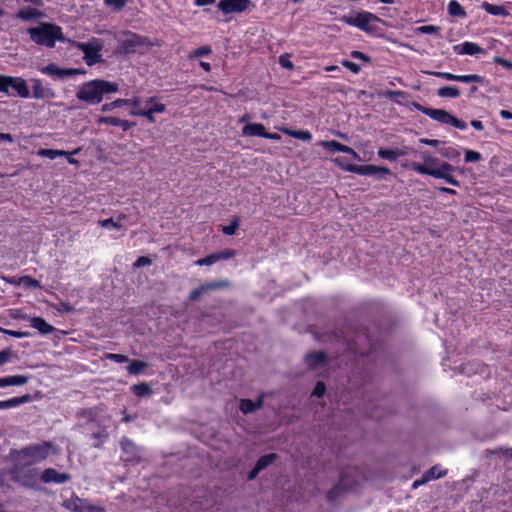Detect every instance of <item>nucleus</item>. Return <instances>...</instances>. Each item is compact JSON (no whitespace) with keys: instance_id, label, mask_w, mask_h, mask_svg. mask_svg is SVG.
I'll return each mask as SVG.
<instances>
[{"instance_id":"1","label":"nucleus","mask_w":512,"mask_h":512,"mask_svg":"<svg viewBox=\"0 0 512 512\" xmlns=\"http://www.w3.org/2000/svg\"><path fill=\"white\" fill-rule=\"evenodd\" d=\"M423 163H411L410 168L422 175H429L437 179H443L452 186H459V181L452 175L454 167L447 162H440L427 152L422 153Z\"/></svg>"},{"instance_id":"2","label":"nucleus","mask_w":512,"mask_h":512,"mask_svg":"<svg viewBox=\"0 0 512 512\" xmlns=\"http://www.w3.org/2000/svg\"><path fill=\"white\" fill-rule=\"evenodd\" d=\"M341 21L374 36H381L383 33L382 26L386 25V22L380 17L365 10L352 11L342 16Z\"/></svg>"},{"instance_id":"3","label":"nucleus","mask_w":512,"mask_h":512,"mask_svg":"<svg viewBox=\"0 0 512 512\" xmlns=\"http://www.w3.org/2000/svg\"><path fill=\"white\" fill-rule=\"evenodd\" d=\"M118 90L117 83L97 79L83 83L77 89L76 97L80 101L94 105L100 103L105 94L116 93Z\"/></svg>"},{"instance_id":"4","label":"nucleus","mask_w":512,"mask_h":512,"mask_svg":"<svg viewBox=\"0 0 512 512\" xmlns=\"http://www.w3.org/2000/svg\"><path fill=\"white\" fill-rule=\"evenodd\" d=\"M56 453L55 446L48 441L30 444L20 450H11L9 457L12 461H19L26 465L40 463L50 454Z\"/></svg>"},{"instance_id":"5","label":"nucleus","mask_w":512,"mask_h":512,"mask_svg":"<svg viewBox=\"0 0 512 512\" xmlns=\"http://www.w3.org/2000/svg\"><path fill=\"white\" fill-rule=\"evenodd\" d=\"M28 33L33 42L47 47H53L57 40L62 39L61 28L49 23L29 28Z\"/></svg>"},{"instance_id":"6","label":"nucleus","mask_w":512,"mask_h":512,"mask_svg":"<svg viewBox=\"0 0 512 512\" xmlns=\"http://www.w3.org/2000/svg\"><path fill=\"white\" fill-rule=\"evenodd\" d=\"M72 45L82 51L83 60L88 66H93L103 61L102 50L104 43L100 38L93 37L87 42H72Z\"/></svg>"},{"instance_id":"7","label":"nucleus","mask_w":512,"mask_h":512,"mask_svg":"<svg viewBox=\"0 0 512 512\" xmlns=\"http://www.w3.org/2000/svg\"><path fill=\"white\" fill-rule=\"evenodd\" d=\"M10 470L11 479L24 487H34L38 478V470L19 461H13Z\"/></svg>"},{"instance_id":"8","label":"nucleus","mask_w":512,"mask_h":512,"mask_svg":"<svg viewBox=\"0 0 512 512\" xmlns=\"http://www.w3.org/2000/svg\"><path fill=\"white\" fill-rule=\"evenodd\" d=\"M418 110L424 115L430 117L432 120L439 123L450 125L460 130H465L467 127L465 122L457 119L455 116L443 109H433L419 106Z\"/></svg>"},{"instance_id":"9","label":"nucleus","mask_w":512,"mask_h":512,"mask_svg":"<svg viewBox=\"0 0 512 512\" xmlns=\"http://www.w3.org/2000/svg\"><path fill=\"white\" fill-rule=\"evenodd\" d=\"M152 44L143 36L126 32L119 38V46L123 52L134 53L142 47H150Z\"/></svg>"},{"instance_id":"10","label":"nucleus","mask_w":512,"mask_h":512,"mask_svg":"<svg viewBox=\"0 0 512 512\" xmlns=\"http://www.w3.org/2000/svg\"><path fill=\"white\" fill-rule=\"evenodd\" d=\"M334 162L340 166L343 170L351 173H355L363 176H371V175H388L390 174V169L381 166L375 165H344L341 163L340 159H334Z\"/></svg>"},{"instance_id":"11","label":"nucleus","mask_w":512,"mask_h":512,"mask_svg":"<svg viewBox=\"0 0 512 512\" xmlns=\"http://www.w3.org/2000/svg\"><path fill=\"white\" fill-rule=\"evenodd\" d=\"M122 449V460L130 464H138L142 460V448L137 446L127 437H123L120 441Z\"/></svg>"},{"instance_id":"12","label":"nucleus","mask_w":512,"mask_h":512,"mask_svg":"<svg viewBox=\"0 0 512 512\" xmlns=\"http://www.w3.org/2000/svg\"><path fill=\"white\" fill-rule=\"evenodd\" d=\"M253 6L251 0H220L218 9L224 14L242 13Z\"/></svg>"},{"instance_id":"13","label":"nucleus","mask_w":512,"mask_h":512,"mask_svg":"<svg viewBox=\"0 0 512 512\" xmlns=\"http://www.w3.org/2000/svg\"><path fill=\"white\" fill-rule=\"evenodd\" d=\"M424 73L432 76H436L448 81H458L462 83H482L483 77L477 74H468V75H455L449 72H437V71H425Z\"/></svg>"},{"instance_id":"14","label":"nucleus","mask_w":512,"mask_h":512,"mask_svg":"<svg viewBox=\"0 0 512 512\" xmlns=\"http://www.w3.org/2000/svg\"><path fill=\"white\" fill-rule=\"evenodd\" d=\"M147 105L149 108L146 110H132L130 114L132 116H143L147 118L150 122H155L154 114L155 113H163L166 110L164 104L156 102L155 98L151 97L147 100Z\"/></svg>"},{"instance_id":"15","label":"nucleus","mask_w":512,"mask_h":512,"mask_svg":"<svg viewBox=\"0 0 512 512\" xmlns=\"http://www.w3.org/2000/svg\"><path fill=\"white\" fill-rule=\"evenodd\" d=\"M41 73L45 74V75H48L50 77H53V78H67V77H71V76H74V75H77V74H83L84 71L80 70V69H72V68H69V69H64V68H60L59 66H57L56 64H49L45 67H42L40 69Z\"/></svg>"},{"instance_id":"16","label":"nucleus","mask_w":512,"mask_h":512,"mask_svg":"<svg viewBox=\"0 0 512 512\" xmlns=\"http://www.w3.org/2000/svg\"><path fill=\"white\" fill-rule=\"evenodd\" d=\"M71 479V476L67 473H59L53 468H48L43 471L41 475V480L44 483L54 482L57 484H63L68 482Z\"/></svg>"},{"instance_id":"17","label":"nucleus","mask_w":512,"mask_h":512,"mask_svg":"<svg viewBox=\"0 0 512 512\" xmlns=\"http://www.w3.org/2000/svg\"><path fill=\"white\" fill-rule=\"evenodd\" d=\"M453 51L457 55H477L483 54L484 49L474 42L465 41L453 46Z\"/></svg>"},{"instance_id":"18","label":"nucleus","mask_w":512,"mask_h":512,"mask_svg":"<svg viewBox=\"0 0 512 512\" xmlns=\"http://www.w3.org/2000/svg\"><path fill=\"white\" fill-rule=\"evenodd\" d=\"M227 285H228V282H226V281H218V282L215 281V282L203 284L200 287L194 289L191 292L189 298L192 301L198 300L206 292L215 290V289H219V288L225 287Z\"/></svg>"},{"instance_id":"19","label":"nucleus","mask_w":512,"mask_h":512,"mask_svg":"<svg viewBox=\"0 0 512 512\" xmlns=\"http://www.w3.org/2000/svg\"><path fill=\"white\" fill-rule=\"evenodd\" d=\"M12 88L16 94L21 98H29L30 92L26 81L21 77L9 78V88Z\"/></svg>"},{"instance_id":"20","label":"nucleus","mask_w":512,"mask_h":512,"mask_svg":"<svg viewBox=\"0 0 512 512\" xmlns=\"http://www.w3.org/2000/svg\"><path fill=\"white\" fill-rule=\"evenodd\" d=\"M328 354H306L305 363L312 370H320L328 364Z\"/></svg>"},{"instance_id":"21","label":"nucleus","mask_w":512,"mask_h":512,"mask_svg":"<svg viewBox=\"0 0 512 512\" xmlns=\"http://www.w3.org/2000/svg\"><path fill=\"white\" fill-rule=\"evenodd\" d=\"M377 154L381 159L395 161L399 157L405 156L407 154V151L404 148H395V149L380 148V149H378Z\"/></svg>"},{"instance_id":"22","label":"nucleus","mask_w":512,"mask_h":512,"mask_svg":"<svg viewBox=\"0 0 512 512\" xmlns=\"http://www.w3.org/2000/svg\"><path fill=\"white\" fill-rule=\"evenodd\" d=\"M265 127L261 123H247L242 129L243 136L247 137H263L265 135Z\"/></svg>"},{"instance_id":"23","label":"nucleus","mask_w":512,"mask_h":512,"mask_svg":"<svg viewBox=\"0 0 512 512\" xmlns=\"http://www.w3.org/2000/svg\"><path fill=\"white\" fill-rule=\"evenodd\" d=\"M28 382V377L23 375H13L0 378V388L6 386H21Z\"/></svg>"},{"instance_id":"24","label":"nucleus","mask_w":512,"mask_h":512,"mask_svg":"<svg viewBox=\"0 0 512 512\" xmlns=\"http://www.w3.org/2000/svg\"><path fill=\"white\" fill-rule=\"evenodd\" d=\"M41 16L42 13L37 8L31 6L23 7L17 13V17L24 21L37 19L40 18Z\"/></svg>"},{"instance_id":"25","label":"nucleus","mask_w":512,"mask_h":512,"mask_svg":"<svg viewBox=\"0 0 512 512\" xmlns=\"http://www.w3.org/2000/svg\"><path fill=\"white\" fill-rule=\"evenodd\" d=\"M352 485L346 483V476L342 475L340 478V483L336 485L334 488H332L327 493V500L328 501H335L338 497V495L342 492V490H348L351 489Z\"/></svg>"},{"instance_id":"26","label":"nucleus","mask_w":512,"mask_h":512,"mask_svg":"<svg viewBox=\"0 0 512 512\" xmlns=\"http://www.w3.org/2000/svg\"><path fill=\"white\" fill-rule=\"evenodd\" d=\"M30 326L38 330L42 334H49L51 333L54 328L50 324H48L43 318L41 317H33L30 319Z\"/></svg>"},{"instance_id":"27","label":"nucleus","mask_w":512,"mask_h":512,"mask_svg":"<svg viewBox=\"0 0 512 512\" xmlns=\"http://www.w3.org/2000/svg\"><path fill=\"white\" fill-rule=\"evenodd\" d=\"M31 399L29 394H26L21 397H14L5 401H0V410L2 409H10L13 407H17L21 404L29 402Z\"/></svg>"},{"instance_id":"28","label":"nucleus","mask_w":512,"mask_h":512,"mask_svg":"<svg viewBox=\"0 0 512 512\" xmlns=\"http://www.w3.org/2000/svg\"><path fill=\"white\" fill-rule=\"evenodd\" d=\"M279 130L283 132L286 135H289L293 138L303 140V141H310L312 139V134L308 130H291L286 127H280Z\"/></svg>"},{"instance_id":"29","label":"nucleus","mask_w":512,"mask_h":512,"mask_svg":"<svg viewBox=\"0 0 512 512\" xmlns=\"http://www.w3.org/2000/svg\"><path fill=\"white\" fill-rule=\"evenodd\" d=\"M447 469H442L439 465L432 466L429 470L424 472L426 480L432 481L446 476Z\"/></svg>"},{"instance_id":"30","label":"nucleus","mask_w":512,"mask_h":512,"mask_svg":"<svg viewBox=\"0 0 512 512\" xmlns=\"http://www.w3.org/2000/svg\"><path fill=\"white\" fill-rule=\"evenodd\" d=\"M149 366L148 362L142 360H133L127 366V371L131 375H138L145 371V369Z\"/></svg>"},{"instance_id":"31","label":"nucleus","mask_w":512,"mask_h":512,"mask_svg":"<svg viewBox=\"0 0 512 512\" xmlns=\"http://www.w3.org/2000/svg\"><path fill=\"white\" fill-rule=\"evenodd\" d=\"M448 13L449 15L451 16H454V17H460V18H464L466 17V12L465 10L463 9V7L459 4L458 1L456 0H451L449 3H448Z\"/></svg>"},{"instance_id":"32","label":"nucleus","mask_w":512,"mask_h":512,"mask_svg":"<svg viewBox=\"0 0 512 512\" xmlns=\"http://www.w3.org/2000/svg\"><path fill=\"white\" fill-rule=\"evenodd\" d=\"M437 95L441 98H457L460 96V90L455 86H444L438 89Z\"/></svg>"},{"instance_id":"33","label":"nucleus","mask_w":512,"mask_h":512,"mask_svg":"<svg viewBox=\"0 0 512 512\" xmlns=\"http://www.w3.org/2000/svg\"><path fill=\"white\" fill-rule=\"evenodd\" d=\"M84 505H86V499L74 497L66 502L65 507L74 512H83Z\"/></svg>"},{"instance_id":"34","label":"nucleus","mask_w":512,"mask_h":512,"mask_svg":"<svg viewBox=\"0 0 512 512\" xmlns=\"http://www.w3.org/2000/svg\"><path fill=\"white\" fill-rule=\"evenodd\" d=\"M124 218V216L122 217H119L118 220H114L113 218H108V219H104V220H100L98 222V224L103 227V228H107V229H115V230H120L122 229L123 227V224L121 222V220Z\"/></svg>"},{"instance_id":"35","label":"nucleus","mask_w":512,"mask_h":512,"mask_svg":"<svg viewBox=\"0 0 512 512\" xmlns=\"http://www.w3.org/2000/svg\"><path fill=\"white\" fill-rule=\"evenodd\" d=\"M482 8L488 13V14H491V15H502V16H505L507 15V12L505 10L504 7L502 6H499V5H494V4H490L488 2H483L482 3Z\"/></svg>"},{"instance_id":"36","label":"nucleus","mask_w":512,"mask_h":512,"mask_svg":"<svg viewBox=\"0 0 512 512\" xmlns=\"http://www.w3.org/2000/svg\"><path fill=\"white\" fill-rule=\"evenodd\" d=\"M318 145L322 146L323 148L331 151V152H344L346 145H343L337 141H320Z\"/></svg>"},{"instance_id":"37","label":"nucleus","mask_w":512,"mask_h":512,"mask_svg":"<svg viewBox=\"0 0 512 512\" xmlns=\"http://www.w3.org/2000/svg\"><path fill=\"white\" fill-rule=\"evenodd\" d=\"M132 390L137 397H146L152 393L151 387L144 382L134 385Z\"/></svg>"},{"instance_id":"38","label":"nucleus","mask_w":512,"mask_h":512,"mask_svg":"<svg viewBox=\"0 0 512 512\" xmlns=\"http://www.w3.org/2000/svg\"><path fill=\"white\" fill-rule=\"evenodd\" d=\"M276 459V454L274 453H271V454H266V455H263L261 456L255 466L260 470L262 471L263 469H265L267 466H269L270 464H272L274 462V460Z\"/></svg>"},{"instance_id":"39","label":"nucleus","mask_w":512,"mask_h":512,"mask_svg":"<svg viewBox=\"0 0 512 512\" xmlns=\"http://www.w3.org/2000/svg\"><path fill=\"white\" fill-rule=\"evenodd\" d=\"M37 154L41 157H47L49 159H55L56 157L68 155L69 153L63 150L55 149H40Z\"/></svg>"},{"instance_id":"40","label":"nucleus","mask_w":512,"mask_h":512,"mask_svg":"<svg viewBox=\"0 0 512 512\" xmlns=\"http://www.w3.org/2000/svg\"><path fill=\"white\" fill-rule=\"evenodd\" d=\"M443 157L449 160H456L460 157L461 152L455 147H447L440 150Z\"/></svg>"},{"instance_id":"41","label":"nucleus","mask_w":512,"mask_h":512,"mask_svg":"<svg viewBox=\"0 0 512 512\" xmlns=\"http://www.w3.org/2000/svg\"><path fill=\"white\" fill-rule=\"evenodd\" d=\"M239 409L243 414H249L256 411L254 401L250 399H241Z\"/></svg>"},{"instance_id":"42","label":"nucleus","mask_w":512,"mask_h":512,"mask_svg":"<svg viewBox=\"0 0 512 512\" xmlns=\"http://www.w3.org/2000/svg\"><path fill=\"white\" fill-rule=\"evenodd\" d=\"M32 88H33V97L36 99L42 98L44 96V89L41 80L32 79Z\"/></svg>"},{"instance_id":"43","label":"nucleus","mask_w":512,"mask_h":512,"mask_svg":"<svg viewBox=\"0 0 512 512\" xmlns=\"http://www.w3.org/2000/svg\"><path fill=\"white\" fill-rule=\"evenodd\" d=\"M464 155H465V162H467V163H474V162H479L480 160H482V155L479 152L474 151V150L466 149V150H464Z\"/></svg>"},{"instance_id":"44","label":"nucleus","mask_w":512,"mask_h":512,"mask_svg":"<svg viewBox=\"0 0 512 512\" xmlns=\"http://www.w3.org/2000/svg\"><path fill=\"white\" fill-rule=\"evenodd\" d=\"M17 283H21V286H24L27 288L40 287V283L37 280H35L29 276L20 277L19 280L17 281Z\"/></svg>"},{"instance_id":"45","label":"nucleus","mask_w":512,"mask_h":512,"mask_svg":"<svg viewBox=\"0 0 512 512\" xmlns=\"http://www.w3.org/2000/svg\"><path fill=\"white\" fill-rule=\"evenodd\" d=\"M239 227V220L238 218H235L232 220V222L222 227V232L226 235H234Z\"/></svg>"},{"instance_id":"46","label":"nucleus","mask_w":512,"mask_h":512,"mask_svg":"<svg viewBox=\"0 0 512 512\" xmlns=\"http://www.w3.org/2000/svg\"><path fill=\"white\" fill-rule=\"evenodd\" d=\"M125 103H127L126 100H124V99H117V100H115V101H113L111 103H106V104L102 105L101 110L103 112H109V111H111V110H113L115 108H118L120 106L125 105Z\"/></svg>"},{"instance_id":"47","label":"nucleus","mask_w":512,"mask_h":512,"mask_svg":"<svg viewBox=\"0 0 512 512\" xmlns=\"http://www.w3.org/2000/svg\"><path fill=\"white\" fill-rule=\"evenodd\" d=\"M216 262H218V260H217L216 253H214V254L208 255L205 258L197 260L195 262V264L198 266H209V265L215 264Z\"/></svg>"},{"instance_id":"48","label":"nucleus","mask_w":512,"mask_h":512,"mask_svg":"<svg viewBox=\"0 0 512 512\" xmlns=\"http://www.w3.org/2000/svg\"><path fill=\"white\" fill-rule=\"evenodd\" d=\"M211 53V48L209 46H203V47H200L196 50H194L189 58L190 59H196V58H199L201 56H204V55H208Z\"/></svg>"},{"instance_id":"49","label":"nucleus","mask_w":512,"mask_h":512,"mask_svg":"<svg viewBox=\"0 0 512 512\" xmlns=\"http://www.w3.org/2000/svg\"><path fill=\"white\" fill-rule=\"evenodd\" d=\"M326 392V386L324 382L318 381L312 391V396H315L317 398L322 397Z\"/></svg>"},{"instance_id":"50","label":"nucleus","mask_w":512,"mask_h":512,"mask_svg":"<svg viewBox=\"0 0 512 512\" xmlns=\"http://www.w3.org/2000/svg\"><path fill=\"white\" fill-rule=\"evenodd\" d=\"M118 121H119V118H117V117L105 116V117H100L97 120V123L99 125L106 124V125H111V126H118Z\"/></svg>"},{"instance_id":"51","label":"nucleus","mask_w":512,"mask_h":512,"mask_svg":"<svg viewBox=\"0 0 512 512\" xmlns=\"http://www.w3.org/2000/svg\"><path fill=\"white\" fill-rule=\"evenodd\" d=\"M105 5L115 10H121L127 3V0H105Z\"/></svg>"},{"instance_id":"52","label":"nucleus","mask_w":512,"mask_h":512,"mask_svg":"<svg viewBox=\"0 0 512 512\" xmlns=\"http://www.w3.org/2000/svg\"><path fill=\"white\" fill-rule=\"evenodd\" d=\"M416 31L421 34H433V33H437L439 31V27L434 26V25H424V26L418 27L416 29Z\"/></svg>"},{"instance_id":"53","label":"nucleus","mask_w":512,"mask_h":512,"mask_svg":"<svg viewBox=\"0 0 512 512\" xmlns=\"http://www.w3.org/2000/svg\"><path fill=\"white\" fill-rule=\"evenodd\" d=\"M235 255H236V252H235V250H232V249H226V250L216 253L218 261L233 258Z\"/></svg>"},{"instance_id":"54","label":"nucleus","mask_w":512,"mask_h":512,"mask_svg":"<svg viewBox=\"0 0 512 512\" xmlns=\"http://www.w3.org/2000/svg\"><path fill=\"white\" fill-rule=\"evenodd\" d=\"M83 512H106V510L103 506L93 505L88 500H86V505H84Z\"/></svg>"},{"instance_id":"55","label":"nucleus","mask_w":512,"mask_h":512,"mask_svg":"<svg viewBox=\"0 0 512 512\" xmlns=\"http://www.w3.org/2000/svg\"><path fill=\"white\" fill-rule=\"evenodd\" d=\"M9 78L10 76H5L0 74V92L8 93L9 92Z\"/></svg>"},{"instance_id":"56","label":"nucleus","mask_w":512,"mask_h":512,"mask_svg":"<svg viewBox=\"0 0 512 512\" xmlns=\"http://www.w3.org/2000/svg\"><path fill=\"white\" fill-rule=\"evenodd\" d=\"M341 64L345 68H347L351 72H353L354 74H357L360 71V66L358 64L354 63V62H351V61H348V60H344V61L341 62Z\"/></svg>"},{"instance_id":"57","label":"nucleus","mask_w":512,"mask_h":512,"mask_svg":"<svg viewBox=\"0 0 512 512\" xmlns=\"http://www.w3.org/2000/svg\"><path fill=\"white\" fill-rule=\"evenodd\" d=\"M351 57L354 58V59H358V60H361L363 62H370V57L361 52V51H357V50H354L350 53Z\"/></svg>"},{"instance_id":"58","label":"nucleus","mask_w":512,"mask_h":512,"mask_svg":"<svg viewBox=\"0 0 512 512\" xmlns=\"http://www.w3.org/2000/svg\"><path fill=\"white\" fill-rule=\"evenodd\" d=\"M493 62L496 63V64H499L501 65L502 67L506 68V69H512V62L500 57V56H495L493 58Z\"/></svg>"},{"instance_id":"59","label":"nucleus","mask_w":512,"mask_h":512,"mask_svg":"<svg viewBox=\"0 0 512 512\" xmlns=\"http://www.w3.org/2000/svg\"><path fill=\"white\" fill-rule=\"evenodd\" d=\"M279 63L282 67L284 68H287V69H292L293 68V64L292 62L290 61V57L289 55L285 54V55H281L279 57Z\"/></svg>"},{"instance_id":"60","label":"nucleus","mask_w":512,"mask_h":512,"mask_svg":"<svg viewBox=\"0 0 512 512\" xmlns=\"http://www.w3.org/2000/svg\"><path fill=\"white\" fill-rule=\"evenodd\" d=\"M151 264V260L148 257L141 256L134 263V267L139 268L143 266H148Z\"/></svg>"},{"instance_id":"61","label":"nucleus","mask_w":512,"mask_h":512,"mask_svg":"<svg viewBox=\"0 0 512 512\" xmlns=\"http://www.w3.org/2000/svg\"><path fill=\"white\" fill-rule=\"evenodd\" d=\"M108 357L114 360L117 363H122L127 361V357L124 354H107Z\"/></svg>"},{"instance_id":"62","label":"nucleus","mask_w":512,"mask_h":512,"mask_svg":"<svg viewBox=\"0 0 512 512\" xmlns=\"http://www.w3.org/2000/svg\"><path fill=\"white\" fill-rule=\"evenodd\" d=\"M428 483V480H426L424 474L422 475V477L420 479H416L413 483H412V488L413 489H417L419 488L420 486L424 485Z\"/></svg>"},{"instance_id":"63","label":"nucleus","mask_w":512,"mask_h":512,"mask_svg":"<svg viewBox=\"0 0 512 512\" xmlns=\"http://www.w3.org/2000/svg\"><path fill=\"white\" fill-rule=\"evenodd\" d=\"M118 126L121 127L124 131H127L133 126V123L129 122L128 120L119 119Z\"/></svg>"},{"instance_id":"64","label":"nucleus","mask_w":512,"mask_h":512,"mask_svg":"<svg viewBox=\"0 0 512 512\" xmlns=\"http://www.w3.org/2000/svg\"><path fill=\"white\" fill-rule=\"evenodd\" d=\"M420 142L423 143V144L432 146V147H436L440 143L439 140H436V139H425V138L420 139Z\"/></svg>"}]
</instances>
